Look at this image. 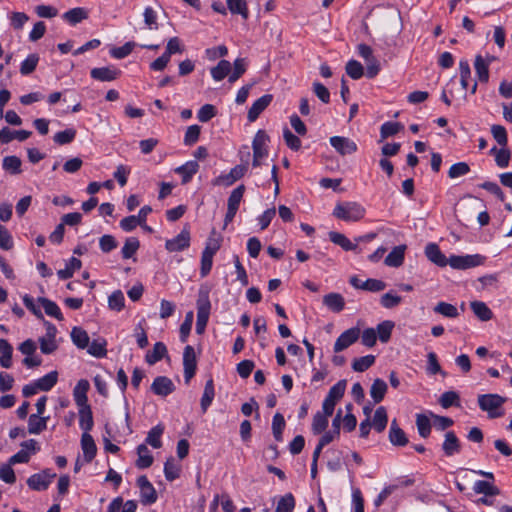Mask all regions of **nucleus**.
I'll return each instance as SVG.
<instances>
[{
	"instance_id": "nucleus-1",
	"label": "nucleus",
	"mask_w": 512,
	"mask_h": 512,
	"mask_svg": "<svg viewBox=\"0 0 512 512\" xmlns=\"http://www.w3.org/2000/svg\"><path fill=\"white\" fill-rule=\"evenodd\" d=\"M366 209L358 202H342L335 206L333 215L346 222H356L364 218Z\"/></svg>"
},
{
	"instance_id": "nucleus-2",
	"label": "nucleus",
	"mask_w": 512,
	"mask_h": 512,
	"mask_svg": "<svg viewBox=\"0 0 512 512\" xmlns=\"http://www.w3.org/2000/svg\"><path fill=\"white\" fill-rule=\"evenodd\" d=\"M197 321H196V333L202 334L207 326L211 303L209 299V292L207 290H200L197 299Z\"/></svg>"
},
{
	"instance_id": "nucleus-3",
	"label": "nucleus",
	"mask_w": 512,
	"mask_h": 512,
	"mask_svg": "<svg viewBox=\"0 0 512 512\" xmlns=\"http://www.w3.org/2000/svg\"><path fill=\"white\" fill-rule=\"evenodd\" d=\"M505 398L498 394H484L478 397V404L481 410L486 411L490 418H497L503 415L500 411Z\"/></svg>"
},
{
	"instance_id": "nucleus-4",
	"label": "nucleus",
	"mask_w": 512,
	"mask_h": 512,
	"mask_svg": "<svg viewBox=\"0 0 512 512\" xmlns=\"http://www.w3.org/2000/svg\"><path fill=\"white\" fill-rule=\"evenodd\" d=\"M45 335L39 338L40 350L43 354H52L58 348L56 341L57 328L54 324L44 321Z\"/></svg>"
},
{
	"instance_id": "nucleus-5",
	"label": "nucleus",
	"mask_w": 512,
	"mask_h": 512,
	"mask_svg": "<svg viewBox=\"0 0 512 512\" xmlns=\"http://www.w3.org/2000/svg\"><path fill=\"white\" fill-rule=\"evenodd\" d=\"M484 257L479 254L474 255H452L448 259V264L453 269L466 270L479 266L483 263Z\"/></svg>"
},
{
	"instance_id": "nucleus-6",
	"label": "nucleus",
	"mask_w": 512,
	"mask_h": 512,
	"mask_svg": "<svg viewBox=\"0 0 512 512\" xmlns=\"http://www.w3.org/2000/svg\"><path fill=\"white\" fill-rule=\"evenodd\" d=\"M56 477L50 469H44L39 473L31 475L27 479V485L34 491H45L50 486L52 480Z\"/></svg>"
},
{
	"instance_id": "nucleus-7",
	"label": "nucleus",
	"mask_w": 512,
	"mask_h": 512,
	"mask_svg": "<svg viewBox=\"0 0 512 512\" xmlns=\"http://www.w3.org/2000/svg\"><path fill=\"white\" fill-rule=\"evenodd\" d=\"M246 171V166L236 165L229 171V173L221 174L218 177L214 178L212 180V185L229 187L233 185L236 181L241 179L245 175Z\"/></svg>"
},
{
	"instance_id": "nucleus-8",
	"label": "nucleus",
	"mask_w": 512,
	"mask_h": 512,
	"mask_svg": "<svg viewBox=\"0 0 512 512\" xmlns=\"http://www.w3.org/2000/svg\"><path fill=\"white\" fill-rule=\"evenodd\" d=\"M360 337V328L359 327H352L343 333L340 334V336L336 339L333 350L335 353H339L348 347H350L352 344H354Z\"/></svg>"
},
{
	"instance_id": "nucleus-9",
	"label": "nucleus",
	"mask_w": 512,
	"mask_h": 512,
	"mask_svg": "<svg viewBox=\"0 0 512 512\" xmlns=\"http://www.w3.org/2000/svg\"><path fill=\"white\" fill-rule=\"evenodd\" d=\"M183 367H184V379L185 383L188 384L194 377L197 368V360L194 348L187 345L183 352Z\"/></svg>"
},
{
	"instance_id": "nucleus-10",
	"label": "nucleus",
	"mask_w": 512,
	"mask_h": 512,
	"mask_svg": "<svg viewBox=\"0 0 512 512\" xmlns=\"http://www.w3.org/2000/svg\"><path fill=\"white\" fill-rule=\"evenodd\" d=\"M190 246V232L184 228L177 236L165 242V248L169 252H180Z\"/></svg>"
},
{
	"instance_id": "nucleus-11",
	"label": "nucleus",
	"mask_w": 512,
	"mask_h": 512,
	"mask_svg": "<svg viewBox=\"0 0 512 512\" xmlns=\"http://www.w3.org/2000/svg\"><path fill=\"white\" fill-rule=\"evenodd\" d=\"M137 484L140 488L141 502L144 505H150L156 502L157 493L153 485L150 483L146 476H140L137 479Z\"/></svg>"
},
{
	"instance_id": "nucleus-12",
	"label": "nucleus",
	"mask_w": 512,
	"mask_h": 512,
	"mask_svg": "<svg viewBox=\"0 0 512 512\" xmlns=\"http://www.w3.org/2000/svg\"><path fill=\"white\" fill-rule=\"evenodd\" d=\"M331 146L342 156L353 154L357 151V144L342 136H333L329 140Z\"/></svg>"
},
{
	"instance_id": "nucleus-13",
	"label": "nucleus",
	"mask_w": 512,
	"mask_h": 512,
	"mask_svg": "<svg viewBox=\"0 0 512 512\" xmlns=\"http://www.w3.org/2000/svg\"><path fill=\"white\" fill-rule=\"evenodd\" d=\"M350 284L356 289H362L370 292H379L385 289L386 283L378 279H367L361 281L356 276H353L349 280Z\"/></svg>"
},
{
	"instance_id": "nucleus-14",
	"label": "nucleus",
	"mask_w": 512,
	"mask_h": 512,
	"mask_svg": "<svg viewBox=\"0 0 512 512\" xmlns=\"http://www.w3.org/2000/svg\"><path fill=\"white\" fill-rule=\"evenodd\" d=\"M121 74V71L114 66H106L93 68L90 75L93 79L101 82H111L116 80Z\"/></svg>"
},
{
	"instance_id": "nucleus-15",
	"label": "nucleus",
	"mask_w": 512,
	"mask_h": 512,
	"mask_svg": "<svg viewBox=\"0 0 512 512\" xmlns=\"http://www.w3.org/2000/svg\"><path fill=\"white\" fill-rule=\"evenodd\" d=\"M407 246L402 244L395 246L384 259L388 267L398 268L404 263Z\"/></svg>"
},
{
	"instance_id": "nucleus-16",
	"label": "nucleus",
	"mask_w": 512,
	"mask_h": 512,
	"mask_svg": "<svg viewBox=\"0 0 512 512\" xmlns=\"http://www.w3.org/2000/svg\"><path fill=\"white\" fill-rule=\"evenodd\" d=\"M175 387L173 382L165 377V376H158L154 379L151 390L159 396L165 397L169 394H171L174 391Z\"/></svg>"
},
{
	"instance_id": "nucleus-17",
	"label": "nucleus",
	"mask_w": 512,
	"mask_h": 512,
	"mask_svg": "<svg viewBox=\"0 0 512 512\" xmlns=\"http://www.w3.org/2000/svg\"><path fill=\"white\" fill-rule=\"evenodd\" d=\"M272 95L266 94L258 98L250 107L247 118L250 122L256 121L259 115L269 106Z\"/></svg>"
},
{
	"instance_id": "nucleus-18",
	"label": "nucleus",
	"mask_w": 512,
	"mask_h": 512,
	"mask_svg": "<svg viewBox=\"0 0 512 512\" xmlns=\"http://www.w3.org/2000/svg\"><path fill=\"white\" fill-rule=\"evenodd\" d=\"M425 255L429 261L440 267L448 265V259L441 252L439 246L435 243H429L425 247Z\"/></svg>"
},
{
	"instance_id": "nucleus-19",
	"label": "nucleus",
	"mask_w": 512,
	"mask_h": 512,
	"mask_svg": "<svg viewBox=\"0 0 512 512\" xmlns=\"http://www.w3.org/2000/svg\"><path fill=\"white\" fill-rule=\"evenodd\" d=\"M90 384L87 380L81 379L77 382L73 390L75 403L78 407L88 406L87 392Z\"/></svg>"
},
{
	"instance_id": "nucleus-20",
	"label": "nucleus",
	"mask_w": 512,
	"mask_h": 512,
	"mask_svg": "<svg viewBox=\"0 0 512 512\" xmlns=\"http://www.w3.org/2000/svg\"><path fill=\"white\" fill-rule=\"evenodd\" d=\"M460 441L453 431L445 434V439L442 444L443 452L446 456H453L460 452Z\"/></svg>"
},
{
	"instance_id": "nucleus-21",
	"label": "nucleus",
	"mask_w": 512,
	"mask_h": 512,
	"mask_svg": "<svg viewBox=\"0 0 512 512\" xmlns=\"http://www.w3.org/2000/svg\"><path fill=\"white\" fill-rule=\"evenodd\" d=\"M81 448L83 450L84 459L90 462L96 455L97 447L93 437L89 433H83L81 437Z\"/></svg>"
},
{
	"instance_id": "nucleus-22",
	"label": "nucleus",
	"mask_w": 512,
	"mask_h": 512,
	"mask_svg": "<svg viewBox=\"0 0 512 512\" xmlns=\"http://www.w3.org/2000/svg\"><path fill=\"white\" fill-rule=\"evenodd\" d=\"M199 170V164L196 161H187L183 165L177 167L175 169V173L179 174L182 177V183H188L192 177Z\"/></svg>"
},
{
	"instance_id": "nucleus-23",
	"label": "nucleus",
	"mask_w": 512,
	"mask_h": 512,
	"mask_svg": "<svg viewBox=\"0 0 512 512\" xmlns=\"http://www.w3.org/2000/svg\"><path fill=\"white\" fill-rule=\"evenodd\" d=\"M490 63L491 59H484L481 55L475 57L474 68L480 82L488 81Z\"/></svg>"
},
{
	"instance_id": "nucleus-24",
	"label": "nucleus",
	"mask_w": 512,
	"mask_h": 512,
	"mask_svg": "<svg viewBox=\"0 0 512 512\" xmlns=\"http://www.w3.org/2000/svg\"><path fill=\"white\" fill-rule=\"evenodd\" d=\"M79 426L83 433H89L94 426L93 415L90 405L79 407Z\"/></svg>"
},
{
	"instance_id": "nucleus-25",
	"label": "nucleus",
	"mask_w": 512,
	"mask_h": 512,
	"mask_svg": "<svg viewBox=\"0 0 512 512\" xmlns=\"http://www.w3.org/2000/svg\"><path fill=\"white\" fill-rule=\"evenodd\" d=\"M389 440L395 446H405L408 443L405 432L398 426L395 419L391 422Z\"/></svg>"
},
{
	"instance_id": "nucleus-26",
	"label": "nucleus",
	"mask_w": 512,
	"mask_h": 512,
	"mask_svg": "<svg viewBox=\"0 0 512 512\" xmlns=\"http://www.w3.org/2000/svg\"><path fill=\"white\" fill-rule=\"evenodd\" d=\"M473 491L476 494H483L485 496H497L500 494V490L495 486L494 482L477 480L473 484Z\"/></svg>"
},
{
	"instance_id": "nucleus-27",
	"label": "nucleus",
	"mask_w": 512,
	"mask_h": 512,
	"mask_svg": "<svg viewBox=\"0 0 512 512\" xmlns=\"http://www.w3.org/2000/svg\"><path fill=\"white\" fill-rule=\"evenodd\" d=\"M49 417H42V415L32 414L28 419V432L30 434H40L47 427V420Z\"/></svg>"
},
{
	"instance_id": "nucleus-28",
	"label": "nucleus",
	"mask_w": 512,
	"mask_h": 512,
	"mask_svg": "<svg viewBox=\"0 0 512 512\" xmlns=\"http://www.w3.org/2000/svg\"><path fill=\"white\" fill-rule=\"evenodd\" d=\"M214 397H215L214 382H213V379L210 378L205 383L203 395L201 397L200 406H201V410L203 413H205L208 410V408L210 407V405L213 402Z\"/></svg>"
},
{
	"instance_id": "nucleus-29",
	"label": "nucleus",
	"mask_w": 512,
	"mask_h": 512,
	"mask_svg": "<svg viewBox=\"0 0 512 512\" xmlns=\"http://www.w3.org/2000/svg\"><path fill=\"white\" fill-rule=\"evenodd\" d=\"M63 19L67 21L70 25H76L81 21L88 18V12L85 8L76 7L68 10L63 14Z\"/></svg>"
},
{
	"instance_id": "nucleus-30",
	"label": "nucleus",
	"mask_w": 512,
	"mask_h": 512,
	"mask_svg": "<svg viewBox=\"0 0 512 512\" xmlns=\"http://www.w3.org/2000/svg\"><path fill=\"white\" fill-rule=\"evenodd\" d=\"M137 455H138V458L136 460V466L139 469H145L152 465L153 456L151 455V452L147 448L146 444H140L137 447Z\"/></svg>"
},
{
	"instance_id": "nucleus-31",
	"label": "nucleus",
	"mask_w": 512,
	"mask_h": 512,
	"mask_svg": "<svg viewBox=\"0 0 512 512\" xmlns=\"http://www.w3.org/2000/svg\"><path fill=\"white\" fill-rule=\"evenodd\" d=\"M388 386L386 382L380 378L374 380L370 388V396L374 403L381 402L387 392Z\"/></svg>"
},
{
	"instance_id": "nucleus-32",
	"label": "nucleus",
	"mask_w": 512,
	"mask_h": 512,
	"mask_svg": "<svg viewBox=\"0 0 512 512\" xmlns=\"http://www.w3.org/2000/svg\"><path fill=\"white\" fill-rule=\"evenodd\" d=\"M323 303L333 312H341L345 306L344 298L339 293H329L325 295Z\"/></svg>"
},
{
	"instance_id": "nucleus-33",
	"label": "nucleus",
	"mask_w": 512,
	"mask_h": 512,
	"mask_svg": "<svg viewBox=\"0 0 512 512\" xmlns=\"http://www.w3.org/2000/svg\"><path fill=\"white\" fill-rule=\"evenodd\" d=\"M12 353L13 347L11 344L5 339H0V365L3 368L12 366Z\"/></svg>"
},
{
	"instance_id": "nucleus-34",
	"label": "nucleus",
	"mask_w": 512,
	"mask_h": 512,
	"mask_svg": "<svg viewBox=\"0 0 512 512\" xmlns=\"http://www.w3.org/2000/svg\"><path fill=\"white\" fill-rule=\"evenodd\" d=\"M81 268V261L76 257H71L65 265V268L58 270L57 275L60 279L66 280L73 276L76 270Z\"/></svg>"
},
{
	"instance_id": "nucleus-35",
	"label": "nucleus",
	"mask_w": 512,
	"mask_h": 512,
	"mask_svg": "<svg viewBox=\"0 0 512 512\" xmlns=\"http://www.w3.org/2000/svg\"><path fill=\"white\" fill-rule=\"evenodd\" d=\"M459 73H460V83L462 87V96L465 97L466 91L468 89L469 80L471 77V69L468 60L462 59L459 62Z\"/></svg>"
},
{
	"instance_id": "nucleus-36",
	"label": "nucleus",
	"mask_w": 512,
	"mask_h": 512,
	"mask_svg": "<svg viewBox=\"0 0 512 512\" xmlns=\"http://www.w3.org/2000/svg\"><path fill=\"white\" fill-rule=\"evenodd\" d=\"M58 381V372L57 371H51L44 375L41 378L36 379L38 388L40 391L48 392L50 391L57 383Z\"/></svg>"
},
{
	"instance_id": "nucleus-37",
	"label": "nucleus",
	"mask_w": 512,
	"mask_h": 512,
	"mask_svg": "<svg viewBox=\"0 0 512 512\" xmlns=\"http://www.w3.org/2000/svg\"><path fill=\"white\" fill-rule=\"evenodd\" d=\"M38 302L41 304L45 313L48 316L54 317L59 321L63 320V315L61 313V310L55 302H53L47 298H44V297L38 298Z\"/></svg>"
},
{
	"instance_id": "nucleus-38",
	"label": "nucleus",
	"mask_w": 512,
	"mask_h": 512,
	"mask_svg": "<svg viewBox=\"0 0 512 512\" xmlns=\"http://www.w3.org/2000/svg\"><path fill=\"white\" fill-rule=\"evenodd\" d=\"M71 339L75 346L79 349H85L89 344L88 333L81 327H74L71 331Z\"/></svg>"
},
{
	"instance_id": "nucleus-39",
	"label": "nucleus",
	"mask_w": 512,
	"mask_h": 512,
	"mask_svg": "<svg viewBox=\"0 0 512 512\" xmlns=\"http://www.w3.org/2000/svg\"><path fill=\"white\" fill-rule=\"evenodd\" d=\"M227 7L232 14H238L243 19H248L249 11L246 0H226Z\"/></svg>"
},
{
	"instance_id": "nucleus-40",
	"label": "nucleus",
	"mask_w": 512,
	"mask_h": 512,
	"mask_svg": "<svg viewBox=\"0 0 512 512\" xmlns=\"http://www.w3.org/2000/svg\"><path fill=\"white\" fill-rule=\"evenodd\" d=\"M473 313L481 320L488 321L492 318L493 313L486 303L482 301H473L470 304Z\"/></svg>"
},
{
	"instance_id": "nucleus-41",
	"label": "nucleus",
	"mask_w": 512,
	"mask_h": 512,
	"mask_svg": "<svg viewBox=\"0 0 512 512\" xmlns=\"http://www.w3.org/2000/svg\"><path fill=\"white\" fill-rule=\"evenodd\" d=\"M167 354V348L164 343L157 342L154 344L153 349L146 355L148 364H155L160 361Z\"/></svg>"
},
{
	"instance_id": "nucleus-42",
	"label": "nucleus",
	"mask_w": 512,
	"mask_h": 512,
	"mask_svg": "<svg viewBox=\"0 0 512 512\" xmlns=\"http://www.w3.org/2000/svg\"><path fill=\"white\" fill-rule=\"evenodd\" d=\"M329 239L345 251H353L357 248L356 244L352 243L344 234L339 232H330Z\"/></svg>"
},
{
	"instance_id": "nucleus-43",
	"label": "nucleus",
	"mask_w": 512,
	"mask_h": 512,
	"mask_svg": "<svg viewBox=\"0 0 512 512\" xmlns=\"http://www.w3.org/2000/svg\"><path fill=\"white\" fill-rule=\"evenodd\" d=\"M106 346H107L106 340L99 338V339L92 341L91 343L89 342L88 347H86V348H87V352L90 355H92L96 358H103L107 354Z\"/></svg>"
},
{
	"instance_id": "nucleus-44",
	"label": "nucleus",
	"mask_w": 512,
	"mask_h": 512,
	"mask_svg": "<svg viewBox=\"0 0 512 512\" xmlns=\"http://www.w3.org/2000/svg\"><path fill=\"white\" fill-rule=\"evenodd\" d=\"M230 71V62L227 60H221L215 67L211 69V76L216 82H219L226 76L230 75Z\"/></svg>"
},
{
	"instance_id": "nucleus-45",
	"label": "nucleus",
	"mask_w": 512,
	"mask_h": 512,
	"mask_svg": "<svg viewBox=\"0 0 512 512\" xmlns=\"http://www.w3.org/2000/svg\"><path fill=\"white\" fill-rule=\"evenodd\" d=\"M388 416L387 411L383 406L376 409L372 425L377 432H382L387 426Z\"/></svg>"
},
{
	"instance_id": "nucleus-46",
	"label": "nucleus",
	"mask_w": 512,
	"mask_h": 512,
	"mask_svg": "<svg viewBox=\"0 0 512 512\" xmlns=\"http://www.w3.org/2000/svg\"><path fill=\"white\" fill-rule=\"evenodd\" d=\"M295 508V498L291 493H286L277 501L275 512H293Z\"/></svg>"
},
{
	"instance_id": "nucleus-47",
	"label": "nucleus",
	"mask_w": 512,
	"mask_h": 512,
	"mask_svg": "<svg viewBox=\"0 0 512 512\" xmlns=\"http://www.w3.org/2000/svg\"><path fill=\"white\" fill-rule=\"evenodd\" d=\"M245 192V186L243 184L239 185L235 189L232 190L227 202V208L237 210L239 209L240 203L242 201L243 195Z\"/></svg>"
},
{
	"instance_id": "nucleus-48",
	"label": "nucleus",
	"mask_w": 512,
	"mask_h": 512,
	"mask_svg": "<svg viewBox=\"0 0 512 512\" xmlns=\"http://www.w3.org/2000/svg\"><path fill=\"white\" fill-rule=\"evenodd\" d=\"M164 428L161 425L154 426L146 437V443L151 445L153 448H160L162 446L161 436Z\"/></svg>"
},
{
	"instance_id": "nucleus-49",
	"label": "nucleus",
	"mask_w": 512,
	"mask_h": 512,
	"mask_svg": "<svg viewBox=\"0 0 512 512\" xmlns=\"http://www.w3.org/2000/svg\"><path fill=\"white\" fill-rule=\"evenodd\" d=\"M416 426L421 437L427 438L431 432V421L425 414L416 415Z\"/></svg>"
},
{
	"instance_id": "nucleus-50",
	"label": "nucleus",
	"mask_w": 512,
	"mask_h": 512,
	"mask_svg": "<svg viewBox=\"0 0 512 512\" xmlns=\"http://www.w3.org/2000/svg\"><path fill=\"white\" fill-rule=\"evenodd\" d=\"M394 328V323L390 320H386L377 325L376 333L377 337H379L380 341L383 343L388 342L391 337L392 330Z\"/></svg>"
},
{
	"instance_id": "nucleus-51",
	"label": "nucleus",
	"mask_w": 512,
	"mask_h": 512,
	"mask_svg": "<svg viewBox=\"0 0 512 512\" xmlns=\"http://www.w3.org/2000/svg\"><path fill=\"white\" fill-rule=\"evenodd\" d=\"M221 239L217 235V233L213 230L206 241L205 248L202 253L215 255L217 251L220 249Z\"/></svg>"
},
{
	"instance_id": "nucleus-52",
	"label": "nucleus",
	"mask_w": 512,
	"mask_h": 512,
	"mask_svg": "<svg viewBox=\"0 0 512 512\" xmlns=\"http://www.w3.org/2000/svg\"><path fill=\"white\" fill-rule=\"evenodd\" d=\"M139 240L135 237L127 238L122 249L121 254L124 259L131 258L139 248Z\"/></svg>"
},
{
	"instance_id": "nucleus-53",
	"label": "nucleus",
	"mask_w": 512,
	"mask_h": 512,
	"mask_svg": "<svg viewBox=\"0 0 512 512\" xmlns=\"http://www.w3.org/2000/svg\"><path fill=\"white\" fill-rule=\"evenodd\" d=\"M375 362V356L366 355L363 357H359L354 359L352 363V369L356 372H364L368 368H370Z\"/></svg>"
},
{
	"instance_id": "nucleus-54",
	"label": "nucleus",
	"mask_w": 512,
	"mask_h": 512,
	"mask_svg": "<svg viewBox=\"0 0 512 512\" xmlns=\"http://www.w3.org/2000/svg\"><path fill=\"white\" fill-rule=\"evenodd\" d=\"M285 428V419L281 413H276L272 419V432L276 441H282V432Z\"/></svg>"
},
{
	"instance_id": "nucleus-55",
	"label": "nucleus",
	"mask_w": 512,
	"mask_h": 512,
	"mask_svg": "<svg viewBox=\"0 0 512 512\" xmlns=\"http://www.w3.org/2000/svg\"><path fill=\"white\" fill-rule=\"evenodd\" d=\"M21 160L17 156H6L3 159V169L11 174L21 173Z\"/></svg>"
},
{
	"instance_id": "nucleus-56",
	"label": "nucleus",
	"mask_w": 512,
	"mask_h": 512,
	"mask_svg": "<svg viewBox=\"0 0 512 512\" xmlns=\"http://www.w3.org/2000/svg\"><path fill=\"white\" fill-rule=\"evenodd\" d=\"M434 312L448 318H456L459 315L457 308L454 305L446 302H439L434 307Z\"/></svg>"
},
{
	"instance_id": "nucleus-57",
	"label": "nucleus",
	"mask_w": 512,
	"mask_h": 512,
	"mask_svg": "<svg viewBox=\"0 0 512 512\" xmlns=\"http://www.w3.org/2000/svg\"><path fill=\"white\" fill-rule=\"evenodd\" d=\"M164 474L168 481H173L180 476V466L175 463L174 459H168L164 464Z\"/></svg>"
},
{
	"instance_id": "nucleus-58",
	"label": "nucleus",
	"mask_w": 512,
	"mask_h": 512,
	"mask_svg": "<svg viewBox=\"0 0 512 512\" xmlns=\"http://www.w3.org/2000/svg\"><path fill=\"white\" fill-rule=\"evenodd\" d=\"M144 23L147 29L157 30L158 29V15L157 12L150 6L146 7L143 12Z\"/></svg>"
},
{
	"instance_id": "nucleus-59",
	"label": "nucleus",
	"mask_w": 512,
	"mask_h": 512,
	"mask_svg": "<svg viewBox=\"0 0 512 512\" xmlns=\"http://www.w3.org/2000/svg\"><path fill=\"white\" fill-rule=\"evenodd\" d=\"M125 305L124 294L120 290L114 291L108 298V306L115 311H121Z\"/></svg>"
},
{
	"instance_id": "nucleus-60",
	"label": "nucleus",
	"mask_w": 512,
	"mask_h": 512,
	"mask_svg": "<svg viewBox=\"0 0 512 512\" xmlns=\"http://www.w3.org/2000/svg\"><path fill=\"white\" fill-rule=\"evenodd\" d=\"M76 137V130L73 128H68L64 131L57 132L53 140L55 143L59 145H65L71 143Z\"/></svg>"
},
{
	"instance_id": "nucleus-61",
	"label": "nucleus",
	"mask_w": 512,
	"mask_h": 512,
	"mask_svg": "<svg viewBox=\"0 0 512 512\" xmlns=\"http://www.w3.org/2000/svg\"><path fill=\"white\" fill-rule=\"evenodd\" d=\"M135 46L134 42H126L123 46L112 48L110 55L115 59H123L133 51Z\"/></svg>"
},
{
	"instance_id": "nucleus-62",
	"label": "nucleus",
	"mask_w": 512,
	"mask_h": 512,
	"mask_svg": "<svg viewBox=\"0 0 512 512\" xmlns=\"http://www.w3.org/2000/svg\"><path fill=\"white\" fill-rule=\"evenodd\" d=\"M346 73L354 80L360 79L364 75V69L360 62L350 60L346 64Z\"/></svg>"
},
{
	"instance_id": "nucleus-63",
	"label": "nucleus",
	"mask_w": 512,
	"mask_h": 512,
	"mask_svg": "<svg viewBox=\"0 0 512 512\" xmlns=\"http://www.w3.org/2000/svg\"><path fill=\"white\" fill-rule=\"evenodd\" d=\"M39 57L36 54H30L20 66V72L22 75H29L32 73L38 64Z\"/></svg>"
},
{
	"instance_id": "nucleus-64",
	"label": "nucleus",
	"mask_w": 512,
	"mask_h": 512,
	"mask_svg": "<svg viewBox=\"0 0 512 512\" xmlns=\"http://www.w3.org/2000/svg\"><path fill=\"white\" fill-rule=\"evenodd\" d=\"M401 301L402 298L399 295L393 292H387L381 296L380 304L386 309H392L398 306Z\"/></svg>"
}]
</instances>
